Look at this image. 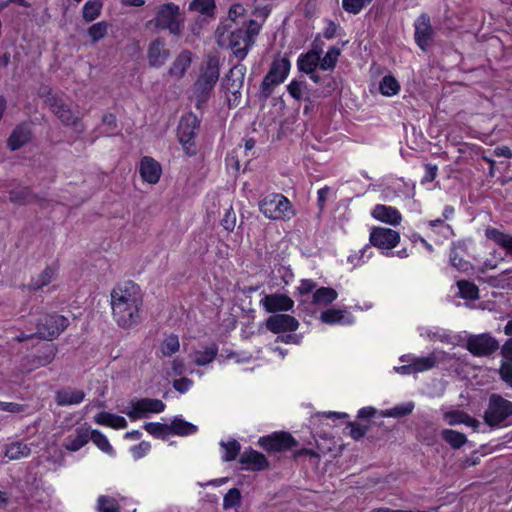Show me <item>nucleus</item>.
Segmentation results:
<instances>
[{
    "label": "nucleus",
    "instance_id": "obj_1",
    "mask_svg": "<svg viewBox=\"0 0 512 512\" xmlns=\"http://www.w3.org/2000/svg\"><path fill=\"white\" fill-rule=\"evenodd\" d=\"M245 14L246 9L241 3H234L228 10V19L220 22L215 31L217 45L230 49L239 61L246 58L262 28L261 24L255 20H249L245 31L237 28L235 24Z\"/></svg>",
    "mask_w": 512,
    "mask_h": 512
},
{
    "label": "nucleus",
    "instance_id": "obj_2",
    "mask_svg": "<svg viewBox=\"0 0 512 512\" xmlns=\"http://www.w3.org/2000/svg\"><path fill=\"white\" fill-rule=\"evenodd\" d=\"M142 294L132 281L121 283L111 291L112 316L118 326L130 329L141 322Z\"/></svg>",
    "mask_w": 512,
    "mask_h": 512
},
{
    "label": "nucleus",
    "instance_id": "obj_3",
    "mask_svg": "<svg viewBox=\"0 0 512 512\" xmlns=\"http://www.w3.org/2000/svg\"><path fill=\"white\" fill-rule=\"evenodd\" d=\"M219 76V59L216 56H207L201 64L199 75L191 87L190 98L195 101L197 108H200L208 101L219 80Z\"/></svg>",
    "mask_w": 512,
    "mask_h": 512
},
{
    "label": "nucleus",
    "instance_id": "obj_4",
    "mask_svg": "<svg viewBox=\"0 0 512 512\" xmlns=\"http://www.w3.org/2000/svg\"><path fill=\"white\" fill-rule=\"evenodd\" d=\"M153 23L156 28L168 30L173 35H180L184 27V19L180 8L174 3H166L158 7Z\"/></svg>",
    "mask_w": 512,
    "mask_h": 512
},
{
    "label": "nucleus",
    "instance_id": "obj_5",
    "mask_svg": "<svg viewBox=\"0 0 512 512\" xmlns=\"http://www.w3.org/2000/svg\"><path fill=\"white\" fill-rule=\"evenodd\" d=\"M259 209L272 220H289L294 215L290 201L282 194H269L259 202Z\"/></svg>",
    "mask_w": 512,
    "mask_h": 512
},
{
    "label": "nucleus",
    "instance_id": "obj_6",
    "mask_svg": "<svg viewBox=\"0 0 512 512\" xmlns=\"http://www.w3.org/2000/svg\"><path fill=\"white\" fill-rule=\"evenodd\" d=\"M512 416V402L499 394H491L487 408L484 412V420L489 426L504 424Z\"/></svg>",
    "mask_w": 512,
    "mask_h": 512
},
{
    "label": "nucleus",
    "instance_id": "obj_7",
    "mask_svg": "<svg viewBox=\"0 0 512 512\" xmlns=\"http://www.w3.org/2000/svg\"><path fill=\"white\" fill-rule=\"evenodd\" d=\"M198 127L199 120L193 113H187L181 117L178 125V139L188 155L196 153L195 137Z\"/></svg>",
    "mask_w": 512,
    "mask_h": 512
},
{
    "label": "nucleus",
    "instance_id": "obj_8",
    "mask_svg": "<svg viewBox=\"0 0 512 512\" xmlns=\"http://www.w3.org/2000/svg\"><path fill=\"white\" fill-rule=\"evenodd\" d=\"M90 442L97 446V448H111L104 434L86 426L78 427L71 435V445L69 448H82Z\"/></svg>",
    "mask_w": 512,
    "mask_h": 512
},
{
    "label": "nucleus",
    "instance_id": "obj_9",
    "mask_svg": "<svg viewBox=\"0 0 512 512\" xmlns=\"http://www.w3.org/2000/svg\"><path fill=\"white\" fill-rule=\"evenodd\" d=\"M68 323V319L62 315H45L37 325V334L46 340L55 339L67 328Z\"/></svg>",
    "mask_w": 512,
    "mask_h": 512
},
{
    "label": "nucleus",
    "instance_id": "obj_10",
    "mask_svg": "<svg viewBox=\"0 0 512 512\" xmlns=\"http://www.w3.org/2000/svg\"><path fill=\"white\" fill-rule=\"evenodd\" d=\"M166 405L159 399L142 398L130 402L129 409L123 411L131 420L147 417L151 413H161Z\"/></svg>",
    "mask_w": 512,
    "mask_h": 512
},
{
    "label": "nucleus",
    "instance_id": "obj_11",
    "mask_svg": "<svg viewBox=\"0 0 512 512\" xmlns=\"http://www.w3.org/2000/svg\"><path fill=\"white\" fill-rule=\"evenodd\" d=\"M291 64L288 58L281 57L273 61L272 66L262 82L264 92L270 93L272 87L277 86L287 78Z\"/></svg>",
    "mask_w": 512,
    "mask_h": 512
},
{
    "label": "nucleus",
    "instance_id": "obj_12",
    "mask_svg": "<svg viewBox=\"0 0 512 512\" xmlns=\"http://www.w3.org/2000/svg\"><path fill=\"white\" fill-rule=\"evenodd\" d=\"M370 243L382 250H391L395 248L400 241V234L386 227H373L369 235Z\"/></svg>",
    "mask_w": 512,
    "mask_h": 512
},
{
    "label": "nucleus",
    "instance_id": "obj_13",
    "mask_svg": "<svg viewBox=\"0 0 512 512\" xmlns=\"http://www.w3.org/2000/svg\"><path fill=\"white\" fill-rule=\"evenodd\" d=\"M466 347L475 356H489L499 348L498 341L489 334L470 336Z\"/></svg>",
    "mask_w": 512,
    "mask_h": 512
},
{
    "label": "nucleus",
    "instance_id": "obj_14",
    "mask_svg": "<svg viewBox=\"0 0 512 512\" xmlns=\"http://www.w3.org/2000/svg\"><path fill=\"white\" fill-rule=\"evenodd\" d=\"M260 305L268 312H286L294 306V301L285 294H268L260 300Z\"/></svg>",
    "mask_w": 512,
    "mask_h": 512
},
{
    "label": "nucleus",
    "instance_id": "obj_15",
    "mask_svg": "<svg viewBox=\"0 0 512 512\" xmlns=\"http://www.w3.org/2000/svg\"><path fill=\"white\" fill-rule=\"evenodd\" d=\"M170 57V51L163 39L156 38L148 46L147 59L151 67L160 68Z\"/></svg>",
    "mask_w": 512,
    "mask_h": 512
},
{
    "label": "nucleus",
    "instance_id": "obj_16",
    "mask_svg": "<svg viewBox=\"0 0 512 512\" xmlns=\"http://www.w3.org/2000/svg\"><path fill=\"white\" fill-rule=\"evenodd\" d=\"M257 444L263 448H292L298 442L290 433L280 431L260 437Z\"/></svg>",
    "mask_w": 512,
    "mask_h": 512
},
{
    "label": "nucleus",
    "instance_id": "obj_17",
    "mask_svg": "<svg viewBox=\"0 0 512 512\" xmlns=\"http://www.w3.org/2000/svg\"><path fill=\"white\" fill-rule=\"evenodd\" d=\"M299 322L290 315L276 314L270 316L266 321V327L273 333L292 332L298 329Z\"/></svg>",
    "mask_w": 512,
    "mask_h": 512
},
{
    "label": "nucleus",
    "instance_id": "obj_18",
    "mask_svg": "<svg viewBox=\"0 0 512 512\" xmlns=\"http://www.w3.org/2000/svg\"><path fill=\"white\" fill-rule=\"evenodd\" d=\"M193 59L194 55L191 51L183 50L180 52L171 63L167 71L168 76L175 80L182 79L190 68Z\"/></svg>",
    "mask_w": 512,
    "mask_h": 512
},
{
    "label": "nucleus",
    "instance_id": "obj_19",
    "mask_svg": "<svg viewBox=\"0 0 512 512\" xmlns=\"http://www.w3.org/2000/svg\"><path fill=\"white\" fill-rule=\"evenodd\" d=\"M447 357L448 354L444 351H433L426 357H413L410 360L414 373H420L434 368Z\"/></svg>",
    "mask_w": 512,
    "mask_h": 512
},
{
    "label": "nucleus",
    "instance_id": "obj_20",
    "mask_svg": "<svg viewBox=\"0 0 512 512\" xmlns=\"http://www.w3.org/2000/svg\"><path fill=\"white\" fill-rule=\"evenodd\" d=\"M432 35L430 19L427 15L422 14L415 21V41L417 45L422 50H426L432 40Z\"/></svg>",
    "mask_w": 512,
    "mask_h": 512
},
{
    "label": "nucleus",
    "instance_id": "obj_21",
    "mask_svg": "<svg viewBox=\"0 0 512 512\" xmlns=\"http://www.w3.org/2000/svg\"><path fill=\"white\" fill-rule=\"evenodd\" d=\"M371 216L391 226H397L402 221V215L396 208L383 204L376 205L371 211Z\"/></svg>",
    "mask_w": 512,
    "mask_h": 512
},
{
    "label": "nucleus",
    "instance_id": "obj_22",
    "mask_svg": "<svg viewBox=\"0 0 512 512\" xmlns=\"http://www.w3.org/2000/svg\"><path fill=\"white\" fill-rule=\"evenodd\" d=\"M160 164L151 157H143L140 162V175L144 181L156 184L161 176Z\"/></svg>",
    "mask_w": 512,
    "mask_h": 512
},
{
    "label": "nucleus",
    "instance_id": "obj_23",
    "mask_svg": "<svg viewBox=\"0 0 512 512\" xmlns=\"http://www.w3.org/2000/svg\"><path fill=\"white\" fill-rule=\"evenodd\" d=\"M246 74V67L243 64H236L230 70L223 84L232 94L237 93L243 85Z\"/></svg>",
    "mask_w": 512,
    "mask_h": 512
},
{
    "label": "nucleus",
    "instance_id": "obj_24",
    "mask_svg": "<svg viewBox=\"0 0 512 512\" xmlns=\"http://www.w3.org/2000/svg\"><path fill=\"white\" fill-rule=\"evenodd\" d=\"M239 462L242 469L253 471L262 470L268 465L265 456L257 450H246L240 455Z\"/></svg>",
    "mask_w": 512,
    "mask_h": 512
},
{
    "label": "nucleus",
    "instance_id": "obj_25",
    "mask_svg": "<svg viewBox=\"0 0 512 512\" xmlns=\"http://www.w3.org/2000/svg\"><path fill=\"white\" fill-rule=\"evenodd\" d=\"M218 353V347L215 344L200 346L191 353L190 357L194 364L198 366L207 365L215 359Z\"/></svg>",
    "mask_w": 512,
    "mask_h": 512
},
{
    "label": "nucleus",
    "instance_id": "obj_26",
    "mask_svg": "<svg viewBox=\"0 0 512 512\" xmlns=\"http://www.w3.org/2000/svg\"><path fill=\"white\" fill-rule=\"evenodd\" d=\"M319 61L320 52L313 49L306 54L300 55L297 65L300 71L306 74H312V72H315L316 68L319 66Z\"/></svg>",
    "mask_w": 512,
    "mask_h": 512
},
{
    "label": "nucleus",
    "instance_id": "obj_27",
    "mask_svg": "<svg viewBox=\"0 0 512 512\" xmlns=\"http://www.w3.org/2000/svg\"><path fill=\"white\" fill-rule=\"evenodd\" d=\"M85 394L81 390L66 388L56 393V402L58 405H76L83 401Z\"/></svg>",
    "mask_w": 512,
    "mask_h": 512
},
{
    "label": "nucleus",
    "instance_id": "obj_28",
    "mask_svg": "<svg viewBox=\"0 0 512 512\" xmlns=\"http://www.w3.org/2000/svg\"><path fill=\"white\" fill-rule=\"evenodd\" d=\"M94 422L114 429H124L127 427V421L124 417L105 411L95 415Z\"/></svg>",
    "mask_w": 512,
    "mask_h": 512
},
{
    "label": "nucleus",
    "instance_id": "obj_29",
    "mask_svg": "<svg viewBox=\"0 0 512 512\" xmlns=\"http://www.w3.org/2000/svg\"><path fill=\"white\" fill-rule=\"evenodd\" d=\"M31 132L27 126L20 125L14 129L8 139V146L11 150L21 148L30 140Z\"/></svg>",
    "mask_w": 512,
    "mask_h": 512
},
{
    "label": "nucleus",
    "instance_id": "obj_30",
    "mask_svg": "<svg viewBox=\"0 0 512 512\" xmlns=\"http://www.w3.org/2000/svg\"><path fill=\"white\" fill-rule=\"evenodd\" d=\"M53 113L66 125H73L77 122L78 116L62 101L55 100L51 104Z\"/></svg>",
    "mask_w": 512,
    "mask_h": 512
},
{
    "label": "nucleus",
    "instance_id": "obj_31",
    "mask_svg": "<svg viewBox=\"0 0 512 512\" xmlns=\"http://www.w3.org/2000/svg\"><path fill=\"white\" fill-rule=\"evenodd\" d=\"M443 418L449 425L465 424L467 426L475 427L477 423L475 419L460 410L446 411L443 414Z\"/></svg>",
    "mask_w": 512,
    "mask_h": 512
},
{
    "label": "nucleus",
    "instance_id": "obj_32",
    "mask_svg": "<svg viewBox=\"0 0 512 512\" xmlns=\"http://www.w3.org/2000/svg\"><path fill=\"white\" fill-rule=\"evenodd\" d=\"M169 434H176L179 436H188L196 433L197 427L181 418H175L168 424Z\"/></svg>",
    "mask_w": 512,
    "mask_h": 512
},
{
    "label": "nucleus",
    "instance_id": "obj_33",
    "mask_svg": "<svg viewBox=\"0 0 512 512\" xmlns=\"http://www.w3.org/2000/svg\"><path fill=\"white\" fill-rule=\"evenodd\" d=\"M485 234L488 239L503 247L508 254H512V235L504 234L495 228L487 229Z\"/></svg>",
    "mask_w": 512,
    "mask_h": 512
},
{
    "label": "nucleus",
    "instance_id": "obj_34",
    "mask_svg": "<svg viewBox=\"0 0 512 512\" xmlns=\"http://www.w3.org/2000/svg\"><path fill=\"white\" fill-rule=\"evenodd\" d=\"M102 0H88L82 8V17L86 22L97 19L102 11Z\"/></svg>",
    "mask_w": 512,
    "mask_h": 512
},
{
    "label": "nucleus",
    "instance_id": "obj_35",
    "mask_svg": "<svg viewBox=\"0 0 512 512\" xmlns=\"http://www.w3.org/2000/svg\"><path fill=\"white\" fill-rule=\"evenodd\" d=\"M340 54H341L340 48H338L336 46L330 47L323 57L320 56V61H319L320 69H322L324 71L332 70L336 66V63L338 61Z\"/></svg>",
    "mask_w": 512,
    "mask_h": 512
},
{
    "label": "nucleus",
    "instance_id": "obj_36",
    "mask_svg": "<svg viewBox=\"0 0 512 512\" xmlns=\"http://www.w3.org/2000/svg\"><path fill=\"white\" fill-rule=\"evenodd\" d=\"M336 290L330 287H321L313 294V303L316 305H327L337 298Z\"/></svg>",
    "mask_w": 512,
    "mask_h": 512
},
{
    "label": "nucleus",
    "instance_id": "obj_37",
    "mask_svg": "<svg viewBox=\"0 0 512 512\" xmlns=\"http://www.w3.org/2000/svg\"><path fill=\"white\" fill-rule=\"evenodd\" d=\"M415 405L412 401L402 403L381 412L382 417L401 418L412 413Z\"/></svg>",
    "mask_w": 512,
    "mask_h": 512
},
{
    "label": "nucleus",
    "instance_id": "obj_38",
    "mask_svg": "<svg viewBox=\"0 0 512 512\" xmlns=\"http://www.w3.org/2000/svg\"><path fill=\"white\" fill-rule=\"evenodd\" d=\"M180 349L179 338L175 334H170L164 338L160 345V352L163 357H171Z\"/></svg>",
    "mask_w": 512,
    "mask_h": 512
},
{
    "label": "nucleus",
    "instance_id": "obj_39",
    "mask_svg": "<svg viewBox=\"0 0 512 512\" xmlns=\"http://www.w3.org/2000/svg\"><path fill=\"white\" fill-rule=\"evenodd\" d=\"M56 276V270L52 267L45 268L37 278L33 279L30 283V288L38 290L51 283Z\"/></svg>",
    "mask_w": 512,
    "mask_h": 512
},
{
    "label": "nucleus",
    "instance_id": "obj_40",
    "mask_svg": "<svg viewBox=\"0 0 512 512\" xmlns=\"http://www.w3.org/2000/svg\"><path fill=\"white\" fill-rule=\"evenodd\" d=\"M320 319L327 324H344L351 322V320L345 319V311L336 309H328L322 312Z\"/></svg>",
    "mask_w": 512,
    "mask_h": 512
},
{
    "label": "nucleus",
    "instance_id": "obj_41",
    "mask_svg": "<svg viewBox=\"0 0 512 512\" xmlns=\"http://www.w3.org/2000/svg\"><path fill=\"white\" fill-rule=\"evenodd\" d=\"M108 29L109 23L106 21H100L91 25L87 30V34L90 37L91 41L93 43H96L105 38V36L108 33Z\"/></svg>",
    "mask_w": 512,
    "mask_h": 512
},
{
    "label": "nucleus",
    "instance_id": "obj_42",
    "mask_svg": "<svg viewBox=\"0 0 512 512\" xmlns=\"http://www.w3.org/2000/svg\"><path fill=\"white\" fill-rule=\"evenodd\" d=\"M380 92L384 96H394L400 90V85L398 81L391 75H387L383 77L379 85Z\"/></svg>",
    "mask_w": 512,
    "mask_h": 512
},
{
    "label": "nucleus",
    "instance_id": "obj_43",
    "mask_svg": "<svg viewBox=\"0 0 512 512\" xmlns=\"http://www.w3.org/2000/svg\"><path fill=\"white\" fill-rule=\"evenodd\" d=\"M442 437L452 448H461L467 441L466 436L455 430H443Z\"/></svg>",
    "mask_w": 512,
    "mask_h": 512
},
{
    "label": "nucleus",
    "instance_id": "obj_44",
    "mask_svg": "<svg viewBox=\"0 0 512 512\" xmlns=\"http://www.w3.org/2000/svg\"><path fill=\"white\" fill-rule=\"evenodd\" d=\"M457 286L459 289V294L462 298L474 300L478 298V287L465 280H461L457 282Z\"/></svg>",
    "mask_w": 512,
    "mask_h": 512
},
{
    "label": "nucleus",
    "instance_id": "obj_45",
    "mask_svg": "<svg viewBox=\"0 0 512 512\" xmlns=\"http://www.w3.org/2000/svg\"><path fill=\"white\" fill-rule=\"evenodd\" d=\"M32 199L33 195L28 188H17L10 192L11 202L17 205L30 203Z\"/></svg>",
    "mask_w": 512,
    "mask_h": 512
},
{
    "label": "nucleus",
    "instance_id": "obj_46",
    "mask_svg": "<svg viewBox=\"0 0 512 512\" xmlns=\"http://www.w3.org/2000/svg\"><path fill=\"white\" fill-rule=\"evenodd\" d=\"M427 224L433 232L441 235L444 239H448L453 234L451 226L446 224L443 219L431 220Z\"/></svg>",
    "mask_w": 512,
    "mask_h": 512
},
{
    "label": "nucleus",
    "instance_id": "obj_47",
    "mask_svg": "<svg viewBox=\"0 0 512 512\" xmlns=\"http://www.w3.org/2000/svg\"><path fill=\"white\" fill-rule=\"evenodd\" d=\"M56 354V349L52 344H45L40 354L37 356L36 366H45L52 362Z\"/></svg>",
    "mask_w": 512,
    "mask_h": 512
},
{
    "label": "nucleus",
    "instance_id": "obj_48",
    "mask_svg": "<svg viewBox=\"0 0 512 512\" xmlns=\"http://www.w3.org/2000/svg\"><path fill=\"white\" fill-rule=\"evenodd\" d=\"M190 10L201 14L210 15L215 8L214 0H193L189 5Z\"/></svg>",
    "mask_w": 512,
    "mask_h": 512
},
{
    "label": "nucleus",
    "instance_id": "obj_49",
    "mask_svg": "<svg viewBox=\"0 0 512 512\" xmlns=\"http://www.w3.org/2000/svg\"><path fill=\"white\" fill-rule=\"evenodd\" d=\"M241 503V492L237 488L230 489L223 498V508L225 510L236 507Z\"/></svg>",
    "mask_w": 512,
    "mask_h": 512
},
{
    "label": "nucleus",
    "instance_id": "obj_50",
    "mask_svg": "<svg viewBox=\"0 0 512 512\" xmlns=\"http://www.w3.org/2000/svg\"><path fill=\"white\" fill-rule=\"evenodd\" d=\"M144 428L148 433L159 438H165L169 435L168 424L150 422L146 423Z\"/></svg>",
    "mask_w": 512,
    "mask_h": 512
},
{
    "label": "nucleus",
    "instance_id": "obj_51",
    "mask_svg": "<svg viewBox=\"0 0 512 512\" xmlns=\"http://www.w3.org/2000/svg\"><path fill=\"white\" fill-rule=\"evenodd\" d=\"M458 246H453L450 254V262L451 265L460 271H468L470 268V263L464 260L461 256L458 255L457 252Z\"/></svg>",
    "mask_w": 512,
    "mask_h": 512
},
{
    "label": "nucleus",
    "instance_id": "obj_52",
    "mask_svg": "<svg viewBox=\"0 0 512 512\" xmlns=\"http://www.w3.org/2000/svg\"><path fill=\"white\" fill-rule=\"evenodd\" d=\"M98 509L100 512H119L117 501L108 496H101L98 499Z\"/></svg>",
    "mask_w": 512,
    "mask_h": 512
},
{
    "label": "nucleus",
    "instance_id": "obj_53",
    "mask_svg": "<svg viewBox=\"0 0 512 512\" xmlns=\"http://www.w3.org/2000/svg\"><path fill=\"white\" fill-rule=\"evenodd\" d=\"M342 7L346 12L357 15L365 7V0H342Z\"/></svg>",
    "mask_w": 512,
    "mask_h": 512
},
{
    "label": "nucleus",
    "instance_id": "obj_54",
    "mask_svg": "<svg viewBox=\"0 0 512 512\" xmlns=\"http://www.w3.org/2000/svg\"><path fill=\"white\" fill-rule=\"evenodd\" d=\"M499 375L502 381L508 386L512 387V363L508 361H502L499 368Z\"/></svg>",
    "mask_w": 512,
    "mask_h": 512
},
{
    "label": "nucleus",
    "instance_id": "obj_55",
    "mask_svg": "<svg viewBox=\"0 0 512 512\" xmlns=\"http://www.w3.org/2000/svg\"><path fill=\"white\" fill-rule=\"evenodd\" d=\"M185 371V363L181 358H174L170 362V368L167 371L168 376H179L182 375Z\"/></svg>",
    "mask_w": 512,
    "mask_h": 512
},
{
    "label": "nucleus",
    "instance_id": "obj_56",
    "mask_svg": "<svg viewBox=\"0 0 512 512\" xmlns=\"http://www.w3.org/2000/svg\"><path fill=\"white\" fill-rule=\"evenodd\" d=\"M370 250L369 246H365L363 249H361L359 252L351 254L348 257V261L354 266L360 265L366 261L370 257V255H366V252Z\"/></svg>",
    "mask_w": 512,
    "mask_h": 512
},
{
    "label": "nucleus",
    "instance_id": "obj_57",
    "mask_svg": "<svg viewBox=\"0 0 512 512\" xmlns=\"http://www.w3.org/2000/svg\"><path fill=\"white\" fill-rule=\"evenodd\" d=\"M347 429H348V434L355 440H358L360 438H362L366 431H367V426H362V425H359V424H356V423H350L348 426H347Z\"/></svg>",
    "mask_w": 512,
    "mask_h": 512
},
{
    "label": "nucleus",
    "instance_id": "obj_58",
    "mask_svg": "<svg viewBox=\"0 0 512 512\" xmlns=\"http://www.w3.org/2000/svg\"><path fill=\"white\" fill-rule=\"evenodd\" d=\"M193 385V381L189 378L183 377L173 381V387L180 393L187 392Z\"/></svg>",
    "mask_w": 512,
    "mask_h": 512
},
{
    "label": "nucleus",
    "instance_id": "obj_59",
    "mask_svg": "<svg viewBox=\"0 0 512 512\" xmlns=\"http://www.w3.org/2000/svg\"><path fill=\"white\" fill-rule=\"evenodd\" d=\"M287 90L294 99L300 100L303 95V84L301 82L292 81L287 86Z\"/></svg>",
    "mask_w": 512,
    "mask_h": 512
},
{
    "label": "nucleus",
    "instance_id": "obj_60",
    "mask_svg": "<svg viewBox=\"0 0 512 512\" xmlns=\"http://www.w3.org/2000/svg\"><path fill=\"white\" fill-rule=\"evenodd\" d=\"M488 283L497 288H505L510 285L508 279L506 278V273H502L495 277H490Z\"/></svg>",
    "mask_w": 512,
    "mask_h": 512
},
{
    "label": "nucleus",
    "instance_id": "obj_61",
    "mask_svg": "<svg viewBox=\"0 0 512 512\" xmlns=\"http://www.w3.org/2000/svg\"><path fill=\"white\" fill-rule=\"evenodd\" d=\"M315 288H316V283L313 280L302 279L300 281L299 286L297 287V291L301 295H307Z\"/></svg>",
    "mask_w": 512,
    "mask_h": 512
},
{
    "label": "nucleus",
    "instance_id": "obj_62",
    "mask_svg": "<svg viewBox=\"0 0 512 512\" xmlns=\"http://www.w3.org/2000/svg\"><path fill=\"white\" fill-rule=\"evenodd\" d=\"M236 225V216L235 213L228 210L226 211L223 219H222V226L228 230L232 231Z\"/></svg>",
    "mask_w": 512,
    "mask_h": 512
},
{
    "label": "nucleus",
    "instance_id": "obj_63",
    "mask_svg": "<svg viewBox=\"0 0 512 512\" xmlns=\"http://www.w3.org/2000/svg\"><path fill=\"white\" fill-rule=\"evenodd\" d=\"M501 354L503 356L502 361H508L512 363V338L508 339L501 349Z\"/></svg>",
    "mask_w": 512,
    "mask_h": 512
},
{
    "label": "nucleus",
    "instance_id": "obj_64",
    "mask_svg": "<svg viewBox=\"0 0 512 512\" xmlns=\"http://www.w3.org/2000/svg\"><path fill=\"white\" fill-rule=\"evenodd\" d=\"M0 410L10 413H19L23 411V406L18 403L2 402Z\"/></svg>",
    "mask_w": 512,
    "mask_h": 512
}]
</instances>
